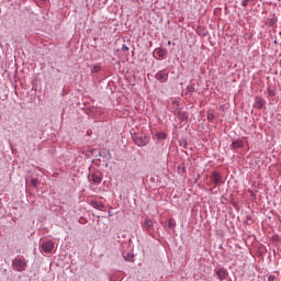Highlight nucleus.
I'll return each mask as SVG.
<instances>
[{
    "instance_id": "nucleus-1",
    "label": "nucleus",
    "mask_w": 281,
    "mask_h": 281,
    "mask_svg": "<svg viewBox=\"0 0 281 281\" xmlns=\"http://www.w3.org/2000/svg\"><path fill=\"white\" fill-rule=\"evenodd\" d=\"M13 271H18L19 273H23L25 269H27V261L23 257H15L12 260Z\"/></svg>"
},
{
    "instance_id": "nucleus-2",
    "label": "nucleus",
    "mask_w": 281,
    "mask_h": 281,
    "mask_svg": "<svg viewBox=\"0 0 281 281\" xmlns=\"http://www.w3.org/2000/svg\"><path fill=\"white\" fill-rule=\"evenodd\" d=\"M132 139L136 146H146L150 139L144 134H132Z\"/></svg>"
},
{
    "instance_id": "nucleus-3",
    "label": "nucleus",
    "mask_w": 281,
    "mask_h": 281,
    "mask_svg": "<svg viewBox=\"0 0 281 281\" xmlns=\"http://www.w3.org/2000/svg\"><path fill=\"white\" fill-rule=\"evenodd\" d=\"M41 251L44 254H52L54 251V241L46 240L41 244Z\"/></svg>"
},
{
    "instance_id": "nucleus-4",
    "label": "nucleus",
    "mask_w": 281,
    "mask_h": 281,
    "mask_svg": "<svg viewBox=\"0 0 281 281\" xmlns=\"http://www.w3.org/2000/svg\"><path fill=\"white\" fill-rule=\"evenodd\" d=\"M156 80H158L159 82H168V71L166 70H159L156 75H155Z\"/></svg>"
},
{
    "instance_id": "nucleus-5",
    "label": "nucleus",
    "mask_w": 281,
    "mask_h": 281,
    "mask_svg": "<svg viewBox=\"0 0 281 281\" xmlns=\"http://www.w3.org/2000/svg\"><path fill=\"white\" fill-rule=\"evenodd\" d=\"M212 180L214 186H221L223 183V176L218 173V171L213 172Z\"/></svg>"
},
{
    "instance_id": "nucleus-6",
    "label": "nucleus",
    "mask_w": 281,
    "mask_h": 281,
    "mask_svg": "<svg viewBox=\"0 0 281 281\" xmlns=\"http://www.w3.org/2000/svg\"><path fill=\"white\" fill-rule=\"evenodd\" d=\"M265 104H267V101L260 97L255 98V106L256 109H265Z\"/></svg>"
},
{
    "instance_id": "nucleus-7",
    "label": "nucleus",
    "mask_w": 281,
    "mask_h": 281,
    "mask_svg": "<svg viewBox=\"0 0 281 281\" xmlns=\"http://www.w3.org/2000/svg\"><path fill=\"white\" fill-rule=\"evenodd\" d=\"M216 276H217L218 280H226L227 276H228V272L225 269H218L216 271Z\"/></svg>"
},
{
    "instance_id": "nucleus-8",
    "label": "nucleus",
    "mask_w": 281,
    "mask_h": 281,
    "mask_svg": "<svg viewBox=\"0 0 281 281\" xmlns=\"http://www.w3.org/2000/svg\"><path fill=\"white\" fill-rule=\"evenodd\" d=\"M91 179L94 183L100 184L102 183V175L94 172L91 175Z\"/></svg>"
},
{
    "instance_id": "nucleus-9",
    "label": "nucleus",
    "mask_w": 281,
    "mask_h": 281,
    "mask_svg": "<svg viewBox=\"0 0 281 281\" xmlns=\"http://www.w3.org/2000/svg\"><path fill=\"white\" fill-rule=\"evenodd\" d=\"M153 220L150 218H146L145 222H144V227L147 232H150V229H153Z\"/></svg>"
},
{
    "instance_id": "nucleus-10",
    "label": "nucleus",
    "mask_w": 281,
    "mask_h": 281,
    "mask_svg": "<svg viewBox=\"0 0 281 281\" xmlns=\"http://www.w3.org/2000/svg\"><path fill=\"white\" fill-rule=\"evenodd\" d=\"M232 146L233 148H243V146H245V143H243V140L240 139H237L232 143Z\"/></svg>"
},
{
    "instance_id": "nucleus-11",
    "label": "nucleus",
    "mask_w": 281,
    "mask_h": 281,
    "mask_svg": "<svg viewBox=\"0 0 281 281\" xmlns=\"http://www.w3.org/2000/svg\"><path fill=\"white\" fill-rule=\"evenodd\" d=\"M156 54H157V56H159V58H164L166 56L167 52L164 48H158L156 50Z\"/></svg>"
},
{
    "instance_id": "nucleus-12",
    "label": "nucleus",
    "mask_w": 281,
    "mask_h": 281,
    "mask_svg": "<svg viewBox=\"0 0 281 281\" xmlns=\"http://www.w3.org/2000/svg\"><path fill=\"white\" fill-rule=\"evenodd\" d=\"M102 71V67L100 65H94L91 69V74H100Z\"/></svg>"
},
{
    "instance_id": "nucleus-13",
    "label": "nucleus",
    "mask_w": 281,
    "mask_h": 281,
    "mask_svg": "<svg viewBox=\"0 0 281 281\" xmlns=\"http://www.w3.org/2000/svg\"><path fill=\"white\" fill-rule=\"evenodd\" d=\"M267 92H268V95H269L270 98L276 97V89H273V88H271V87H268V88H267Z\"/></svg>"
},
{
    "instance_id": "nucleus-14",
    "label": "nucleus",
    "mask_w": 281,
    "mask_h": 281,
    "mask_svg": "<svg viewBox=\"0 0 281 281\" xmlns=\"http://www.w3.org/2000/svg\"><path fill=\"white\" fill-rule=\"evenodd\" d=\"M95 210H102V203L97 202V201H92L90 203Z\"/></svg>"
},
{
    "instance_id": "nucleus-15",
    "label": "nucleus",
    "mask_w": 281,
    "mask_h": 281,
    "mask_svg": "<svg viewBox=\"0 0 281 281\" xmlns=\"http://www.w3.org/2000/svg\"><path fill=\"white\" fill-rule=\"evenodd\" d=\"M176 225H177V222H175V220L170 218V220L168 221V227H169L170 229L175 228Z\"/></svg>"
},
{
    "instance_id": "nucleus-16",
    "label": "nucleus",
    "mask_w": 281,
    "mask_h": 281,
    "mask_svg": "<svg viewBox=\"0 0 281 281\" xmlns=\"http://www.w3.org/2000/svg\"><path fill=\"white\" fill-rule=\"evenodd\" d=\"M156 137H157V139H166V133L158 132V133H156Z\"/></svg>"
},
{
    "instance_id": "nucleus-17",
    "label": "nucleus",
    "mask_w": 281,
    "mask_h": 281,
    "mask_svg": "<svg viewBox=\"0 0 281 281\" xmlns=\"http://www.w3.org/2000/svg\"><path fill=\"white\" fill-rule=\"evenodd\" d=\"M31 184L33 186V188H37V186H38V179L33 178V179L31 180Z\"/></svg>"
},
{
    "instance_id": "nucleus-18",
    "label": "nucleus",
    "mask_w": 281,
    "mask_h": 281,
    "mask_svg": "<svg viewBox=\"0 0 281 281\" xmlns=\"http://www.w3.org/2000/svg\"><path fill=\"white\" fill-rule=\"evenodd\" d=\"M251 0H243L241 1V5H243V8H247V5H249V2H250Z\"/></svg>"
},
{
    "instance_id": "nucleus-19",
    "label": "nucleus",
    "mask_w": 281,
    "mask_h": 281,
    "mask_svg": "<svg viewBox=\"0 0 281 281\" xmlns=\"http://www.w3.org/2000/svg\"><path fill=\"white\" fill-rule=\"evenodd\" d=\"M207 120H209V122H212L214 120V113H209Z\"/></svg>"
},
{
    "instance_id": "nucleus-20",
    "label": "nucleus",
    "mask_w": 281,
    "mask_h": 281,
    "mask_svg": "<svg viewBox=\"0 0 281 281\" xmlns=\"http://www.w3.org/2000/svg\"><path fill=\"white\" fill-rule=\"evenodd\" d=\"M128 49H130V48H128V46H126V44H123V45H122V52H128Z\"/></svg>"
},
{
    "instance_id": "nucleus-21",
    "label": "nucleus",
    "mask_w": 281,
    "mask_h": 281,
    "mask_svg": "<svg viewBox=\"0 0 281 281\" xmlns=\"http://www.w3.org/2000/svg\"><path fill=\"white\" fill-rule=\"evenodd\" d=\"M268 281H276V276L270 274V276L268 277Z\"/></svg>"
},
{
    "instance_id": "nucleus-22",
    "label": "nucleus",
    "mask_w": 281,
    "mask_h": 281,
    "mask_svg": "<svg viewBox=\"0 0 281 281\" xmlns=\"http://www.w3.org/2000/svg\"><path fill=\"white\" fill-rule=\"evenodd\" d=\"M170 44H171V42L169 41V42H168V45H170Z\"/></svg>"
}]
</instances>
